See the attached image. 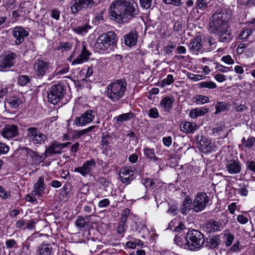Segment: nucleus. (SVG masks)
<instances>
[{"instance_id": "obj_1", "label": "nucleus", "mask_w": 255, "mask_h": 255, "mask_svg": "<svg viewBox=\"0 0 255 255\" xmlns=\"http://www.w3.org/2000/svg\"><path fill=\"white\" fill-rule=\"evenodd\" d=\"M137 6L134 0H116L111 3L109 14L118 23L128 22L137 14Z\"/></svg>"}, {"instance_id": "obj_2", "label": "nucleus", "mask_w": 255, "mask_h": 255, "mask_svg": "<svg viewBox=\"0 0 255 255\" xmlns=\"http://www.w3.org/2000/svg\"><path fill=\"white\" fill-rule=\"evenodd\" d=\"M127 87V83L125 79L116 80L107 86L106 95L112 102L117 103L125 96Z\"/></svg>"}, {"instance_id": "obj_3", "label": "nucleus", "mask_w": 255, "mask_h": 255, "mask_svg": "<svg viewBox=\"0 0 255 255\" xmlns=\"http://www.w3.org/2000/svg\"><path fill=\"white\" fill-rule=\"evenodd\" d=\"M118 41L116 34L113 31L102 34L97 39L94 45L95 50L99 53H109Z\"/></svg>"}, {"instance_id": "obj_4", "label": "nucleus", "mask_w": 255, "mask_h": 255, "mask_svg": "<svg viewBox=\"0 0 255 255\" xmlns=\"http://www.w3.org/2000/svg\"><path fill=\"white\" fill-rule=\"evenodd\" d=\"M186 238L188 249L191 251L199 250L205 242L203 235L196 230L189 231Z\"/></svg>"}, {"instance_id": "obj_5", "label": "nucleus", "mask_w": 255, "mask_h": 255, "mask_svg": "<svg viewBox=\"0 0 255 255\" xmlns=\"http://www.w3.org/2000/svg\"><path fill=\"white\" fill-rule=\"evenodd\" d=\"M65 92L61 84H56L51 87L47 93L48 101L49 103L55 105L63 97Z\"/></svg>"}, {"instance_id": "obj_6", "label": "nucleus", "mask_w": 255, "mask_h": 255, "mask_svg": "<svg viewBox=\"0 0 255 255\" xmlns=\"http://www.w3.org/2000/svg\"><path fill=\"white\" fill-rule=\"evenodd\" d=\"M25 138L34 144L40 145L44 142L46 136L37 128H29L27 129Z\"/></svg>"}, {"instance_id": "obj_7", "label": "nucleus", "mask_w": 255, "mask_h": 255, "mask_svg": "<svg viewBox=\"0 0 255 255\" xmlns=\"http://www.w3.org/2000/svg\"><path fill=\"white\" fill-rule=\"evenodd\" d=\"M220 13L213 14L210 18L209 30L213 33L219 32L222 29L227 28V24L222 19Z\"/></svg>"}, {"instance_id": "obj_8", "label": "nucleus", "mask_w": 255, "mask_h": 255, "mask_svg": "<svg viewBox=\"0 0 255 255\" xmlns=\"http://www.w3.org/2000/svg\"><path fill=\"white\" fill-rule=\"evenodd\" d=\"M96 113L93 110H88L80 117L75 119V123L77 127H83L91 123L94 119Z\"/></svg>"}, {"instance_id": "obj_9", "label": "nucleus", "mask_w": 255, "mask_h": 255, "mask_svg": "<svg viewBox=\"0 0 255 255\" xmlns=\"http://www.w3.org/2000/svg\"><path fill=\"white\" fill-rule=\"evenodd\" d=\"M209 202V198L205 193L197 194L193 203V209L196 212L203 210Z\"/></svg>"}, {"instance_id": "obj_10", "label": "nucleus", "mask_w": 255, "mask_h": 255, "mask_svg": "<svg viewBox=\"0 0 255 255\" xmlns=\"http://www.w3.org/2000/svg\"><path fill=\"white\" fill-rule=\"evenodd\" d=\"M96 163L94 159L87 160L82 166L76 167L74 171L80 173L83 177L91 175Z\"/></svg>"}, {"instance_id": "obj_11", "label": "nucleus", "mask_w": 255, "mask_h": 255, "mask_svg": "<svg viewBox=\"0 0 255 255\" xmlns=\"http://www.w3.org/2000/svg\"><path fill=\"white\" fill-rule=\"evenodd\" d=\"M34 69L36 75L40 77L43 76L50 67L49 62L44 60H37L33 65Z\"/></svg>"}, {"instance_id": "obj_12", "label": "nucleus", "mask_w": 255, "mask_h": 255, "mask_svg": "<svg viewBox=\"0 0 255 255\" xmlns=\"http://www.w3.org/2000/svg\"><path fill=\"white\" fill-rule=\"evenodd\" d=\"M189 51L193 54L198 55L203 53L202 38L195 37L193 38L189 44Z\"/></svg>"}, {"instance_id": "obj_13", "label": "nucleus", "mask_w": 255, "mask_h": 255, "mask_svg": "<svg viewBox=\"0 0 255 255\" xmlns=\"http://www.w3.org/2000/svg\"><path fill=\"white\" fill-rule=\"evenodd\" d=\"M82 46L80 54L72 61V65L81 64L88 61L91 53L86 49L85 42L82 43Z\"/></svg>"}, {"instance_id": "obj_14", "label": "nucleus", "mask_w": 255, "mask_h": 255, "mask_svg": "<svg viewBox=\"0 0 255 255\" xmlns=\"http://www.w3.org/2000/svg\"><path fill=\"white\" fill-rule=\"evenodd\" d=\"M202 43L203 52L212 51L217 47L216 39L209 36L202 39Z\"/></svg>"}, {"instance_id": "obj_15", "label": "nucleus", "mask_w": 255, "mask_h": 255, "mask_svg": "<svg viewBox=\"0 0 255 255\" xmlns=\"http://www.w3.org/2000/svg\"><path fill=\"white\" fill-rule=\"evenodd\" d=\"M16 54L13 52H10L5 55L3 60L0 63V68L1 70L6 68H9L12 66L15 63Z\"/></svg>"}, {"instance_id": "obj_16", "label": "nucleus", "mask_w": 255, "mask_h": 255, "mask_svg": "<svg viewBox=\"0 0 255 255\" xmlns=\"http://www.w3.org/2000/svg\"><path fill=\"white\" fill-rule=\"evenodd\" d=\"M134 170L131 167L122 168L119 172L120 177L122 182L128 183L132 179Z\"/></svg>"}, {"instance_id": "obj_17", "label": "nucleus", "mask_w": 255, "mask_h": 255, "mask_svg": "<svg viewBox=\"0 0 255 255\" xmlns=\"http://www.w3.org/2000/svg\"><path fill=\"white\" fill-rule=\"evenodd\" d=\"M13 37L15 38L17 45L21 44L28 35V32L20 27H15L12 31Z\"/></svg>"}, {"instance_id": "obj_18", "label": "nucleus", "mask_w": 255, "mask_h": 255, "mask_svg": "<svg viewBox=\"0 0 255 255\" xmlns=\"http://www.w3.org/2000/svg\"><path fill=\"white\" fill-rule=\"evenodd\" d=\"M226 168L230 174H237L241 170V165L238 159L230 160L227 161Z\"/></svg>"}, {"instance_id": "obj_19", "label": "nucleus", "mask_w": 255, "mask_h": 255, "mask_svg": "<svg viewBox=\"0 0 255 255\" xmlns=\"http://www.w3.org/2000/svg\"><path fill=\"white\" fill-rule=\"evenodd\" d=\"M1 135L6 138H12L18 134L17 127L14 125H6L3 128L1 131Z\"/></svg>"}, {"instance_id": "obj_20", "label": "nucleus", "mask_w": 255, "mask_h": 255, "mask_svg": "<svg viewBox=\"0 0 255 255\" xmlns=\"http://www.w3.org/2000/svg\"><path fill=\"white\" fill-rule=\"evenodd\" d=\"M21 154L27 156V159L29 161L35 163L38 162L40 159V156L37 152L29 149L28 147H24L21 149Z\"/></svg>"}, {"instance_id": "obj_21", "label": "nucleus", "mask_w": 255, "mask_h": 255, "mask_svg": "<svg viewBox=\"0 0 255 255\" xmlns=\"http://www.w3.org/2000/svg\"><path fill=\"white\" fill-rule=\"evenodd\" d=\"M34 188L33 191L34 195L41 197L44 193V190L46 185L44 183V177L41 176L39 178L38 181L34 184Z\"/></svg>"}, {"instance_id": "obj_22", "label": "nucleus", "mask_w": 255, "mask_h": 255, "mask_svg": "<svg viewBox=\"0 0 255 255\" xmlns=\"http://www.w3.org/2000/svg\"><path fill=\"white\" fill-rule=\"evenodd\" d=\"M199 128L198 126L192 122H182L180 124L181 130L185 133H193Z\"/></svg>"}, {"instance_id": "obj_23", "label": "nucleus", "mask_w": 255, "mask_h": 255, "mask_svg": "<svg viewBox=\"0 0 255 255\" xmlns=\"http://www.w3.org/2000/svg\"><path fill=\"white\" fill-rule=\"evenodd\" d=\"M229 131L226 126L224 125H220L212 129V134L215 136H219L220 138L227 137Z\"/></svg>"}, {"instance_id": "obj_24", "label": "nucleus", "mask_w": 255, "mask_h": 255, "mask_svg": "<svg viewBox=\"0 0 255 255\" xmlns=\"http://www.w3.org/2000/svg\"><path fill=\"white\" fill-rule=\"evenodd\" d=\"M174 99L170 97H164L160 101L159 107L165 112H169L172 108Z\"/></svg>"}, {"instance_id": "obj_25", "label": "nucleus", "mask_w": 255, "mask_h": 255, "mask_svg": "<svg viewBox=\"0 0 255 255\" xmlns=\"http://www.w3.org/2000/svg\"><path fill=\"white\" fill-rule=\"evenodd\" d=\"M61 147L60 146V143L53 142L45 150L46 156H49L53 154H61Z\"/></svg>"}, {"instance_id": "obj_26", "label": "nucleus", "mask_w": 255, "mask_h": 255, "mask_svg": "<svg viewBox=\"0 0 255 255\" xmlns=\"http://www.w3.org/2000/svg\"><path fill=\"white\" fill-rule=\"evenodd\" d=\"M53 251L50 244L43 243L37 249L36 255H51Z\"/></svg>"}, {"instance_id": "obj_27", "label": "nucleus", "mask_w": 255, "mask_h": 255, "mask_svg": "<svg viewBox=\"0 0 255 255\" xmlns=\"http://www.w3.org/2000/svg\"><path fill=\"white\" fill-rule=\"evenodd\" d=\"M208 111L209 109L205 107L195 108L190 111L189 116L191 118L195 119L198 117L205 115Z\"/></svg>"}, {"instance_id": "obj_28", "label": "nucleus", "mask_w": 255, "mask_h": 255, "mask_svg": "<svg viewBox=\"0 0 255 255\" xmlns=\"http://www.w3.org/2000/svg\"><path fill=\"white\" fill-rule=\"evenodd\" d=\"M199 145L201 151L204 153L211 152L212 150L211 142L205 137L202 138Z\"/></svg>"}, {"instance_id": "obj_29", "label": "nucleus", "mask_w": 255, "mask_h": 255, "mask_svg": "<svg viewBox=\"0 0 255 255\" xmlns=\"http://www.w3.org/2000/svg\"><path fill=\"white\" fill-rule=\"evenodd\" d=\"M144 155L150 160L154 162L158 161L159 158L156 156L155 149L153 148H150L148 146H145L143 149Z\"/></svg>"}, {"instance_id": "obj_30", "label": "nucleus", "mask_w": 255, "mask_h": 255, "mask_svg": "<svg viewBox=\"0 0 255 255\" xmlns=\"http://www.w3.org/2000/svg\"><path fill=\"white\" fill-rule=\"evenodd\" d=\"M137 39V34L135 32L131 31L125 36V43L126 45L131 47L136 43Z\"/></svg>"}, {"instance_id": "obj_31", "label": "nucleus", "mask_w": 255, "mask_h": 255, "mask_svg": "<svg viewBox=\"0 0 255 255\" xmlns=\"http://www.w3.org/2000/svg\"><path fill=\"white\" fill-rule=\"evenodd\" d=\"M83 0H72L71 1V10L73 13L76 14L83 9Z\"/></svg>"}, {"instance_id": "obj_32", "label": "nucleus", "mask_w": 255, "mask_h": 255, "mask_svg": "<svg viewBox=\"0 0 255 255\" xmlns=\"http://www.w3.org/2000/svg\"><path fill=\"white\" fill-rule=\"evenodd\" d=\"M191 209H193L192 201L190 198L187 197L185 198L182 205L180 209L181 213L186 215Z\"/></svg>"}, {"instance_id": "obj_33", "label": "nucleus", "mask_w": 255, "mask_h": 255, "mask_svg": "<svg viewBox=\"0 0 255 255\" xmlns=\"http://www.w3.org/2000/svg\"><path fill=\"white\" fill-rule=\"evenodd\" d=\"M90 223L89 216L84 217L79 216L76 220V225L79 228H85L89 226Z\"/></svg>"}, {"instance_id": "obj_34", "label": "nucleus", "mask_w": 255, "mask_h": 255, "mask_svg": "<svg viewBox=\"0 0 255 255\" xmlns=\"http://www.w3.org/2000/svg\"><path fill=\"white\" fill-rule=\"evenodd\" d=\"M97 128L98 127L96 126H91L85 129L75 131L74 133V137L77 139L80 138L83 135Z\"/></svg>"}, {"instance_id": "obj_35", "label": "nucleus", "mask_w": 255, "mask_h": 255, "mask_svg": "<svg viewBox=\"0 0 255 255\" xmlns=\"http://www.w3.org/2000/svg\"><path fill=\"white\" fill-rule=\"evenodd\" d=\"M228 28L227 27V28L222 29L219 32L220 40L222 42H228L231 39V34L228 30Z\"/></svg>"}, {"instance_id": "obj_36", "label": "nucleus", "mask_w": 255, "mask_h": 255, "mask_svg": "<svg viewBox=\"0 0 255 255\" xmlns=\"http://www.w3.org/2000/svg\"><path fill=\"white\" fill-rule=\"evenodd\" d=\"M207 228L209 229V232H216L220 231L222 228V225L219 222L211 221L207 224Z\"/></svg>"}, {"instance_id": "obj_37", "label": "nucleus", "mask_w": 255, "mask_h": 255, "mask_svg": "<svg viewBox=\"0 0 255 255\" xmlns=\"http://www.w3.org/2000/svg\"><path fill=\"white\" fill-rule=\"evenodd\" d=\"M60 194L62 196V199L67 200L72 195V190L70 186H64L61 190Z\"/></svg>"}, {"instance_id": "obj_38", "label": "nucleus", "mask_w": 255, "mask_h": 255, "mask_svg": "<svg viewBox=\"0 0 255 255\" xmlns=\"http://www.w3.org/2000/svg\"><path fill=\"white\" fill-rule=\"evenodd\" d=\"M91 28V26L88 24H85L83 26H78L73 29V31L78 34L84 35L86 34L89 30Z\"/></svg>"}, {"instance_id": "obj_39", "label": "nucleus", "mask_w": 255, "mask_h": 255, "mask_svg": "<svg viewBox=\"0 0 255 255\" xmlns=\"http://www.w3.org/2000/svg\"><path fill=\"white\" fill-rule=\"evenodd\" d=\"M133 117V114L130 112L129 113L121 114L117 116L116 120L117 122H123L130 120Z\"/></svg>"}, {"instance_id": "obj_40", "label": "nucleus", "mask_w": 255, "mask_h": 255, "mask_svg": "<svg viewBox=\"0 0 255 255\" xmlns=\"http://www.w3.org/2000/svg\"><path fill=\"white\" fill-rule=\"evenodd\" d=\"M200 88H208L209 89H215L217 87V85L213 81H202L198 84Z\"/></svg>"}, {"instance_id": "obj_41", "label": "nucleus", "mask_w": 255, "mask_h": 255, "mask_svg": "<svg viewBox=\"0 0 255 255\" xmlns=\"http://www.w3.org/2000/svg\"><path fill=\"white\" fill-rule=\"evenodd\" d=\"M195 102L198 105H203L209 102V98L206 96L197 95L195 97Z\"/></svg>"}, {"instance_id": "obj_42", "label": "nucleus", "mask_w": 255, "mask_h": 255, "mask_svg": "<svg viewBox=\"0 0 255 255\" xmlns=\"http://www.w3.org/2000/svg\"><path fill=\"white\" fill-rule=\"evenodd\" d=\"M8 103L11 107L15 109L21 104V101L18 97H12L8 100Z\"/></svg>"}, {"instance_id": "obj_43", "label": "nucleus", "mask_w": 255, "mask_h": 255, "mask_svg": "<svg viewBox=\"0 0 255 255\" xmlns=\"http://www.w3.org/2000/svg\"><path fill=\"white\" fill-rule=\"evenodd\" d=\"M30 81V78L27 75H20L17 78L18 84L21 86H25Z\"/></svg>"}, {"instance_id": "obj_44", "label": "nucleus", "mask_w": 255, "mask_h": 255, "mask_svg": "<svg viewBox=\"0 0 255 255\" xmlns=\"http://www.w3.org/2000/svg\"><path fill=\"white\" fill-rule=\"evenodd\" d=\"M227 106V104L225 102H217L216 105V112L215 114H218L220 112H223L226 110Z\"/></svg>"}, {"instance_id": "obj_45", "label": "nucleus", "mask_w": 255, "mask_h": 255, "mask_svg": "<svg viewBox=\"0 0 255 255\" xmlns=\"http://www.w3.org/2000/svg\"><path fill=\"white\" fill-rule=\"evenodd\" d=\"M255 28L253 29L247 28L242 32L240 34V38L241 39H244L248 38L254 31Z\"/></svg>"}, {"instance_id": "obj_46", "label": "nucleus", "mask_w": 255, "mask_h": 255, "mask_svg": "<svg viewBox=\"0 0 255 255\" xmlns=\"http://www.w3.org/2000/svg\"><path fill=\"white\" fill-rule=\"evenodd\" d=\"M69 66L65 65L64 67H63L61 69H56V70H55V71L53 73V76H55L58 75H61L66 74L69 71Z\"/></svg>"}, {"instance_id": "obj_47", "label": "nucleus", "mask_w": 255, "mask_h": 255, "mask_svg": "<svg viewBox=\"0 0 255 255\" xmlns=\"http://www.w3.org/2000/svg\"><path fill=\"white\" fill-rule=\"evenodd\" d=\"M225 244L226 245L227 247L230 246L234 239V236L230 233L227 234L225 236Z\"/></svg>"}, {"instance_id": "obj_48", "label": "nucleus", "mask_w": 255, "mask_h": 255, "mask_svg": "<svg viewBox=\"0 0 255 255\" xmlns=\"http://www.w3.org/2000/svg\"><path fill=\"white\" fill-rule=\"evenodd\" d=\"M159 113L156 108H153L149 110L148 116L151 118L156 119L159 117Z\"/></svg>"}, {"instance_id": "obj_49", "label": "nucleus", "mask_w": 255, "mask_h": 255, "mask_svg": "<svg viewBox=\"0 0 255 255\" xmlns=\"http://www.w3.org/2000/svg\"><path fill=\"white\" fill-rule=\"evenodd\" d=\"M110 201L109 199L105 198L100 200L98 203V206L100 208L107 207L109 205Z\"/></svg>"}, {"instance_id": "obj_50", "label": "nucleus", "mask_w": 255, "mask_h": 255, "mask_svg": "<svg viewBox=\"0 0 255 255\" xmlns=\"http://www.w3.org/2000/svg\"><path fill=\"white\" fill-rule=\"evenodd\" d=\"M72 47V45L69 42H62L60 43L59 48L62 52L69 50Z\"/></svg>"}, {"instance_id": "obj_51", "label": "nucleus", "mask_w": 255, "mask_h": 255, "mask_svg": "<svg viewBox=\"0 0 255 255\" xmlns=\"http://www.w3.org/2000/svg\"><path fill=\"white\" fill-rule=\"evenodd\" d=\"M174 79L172 75H168L166 78L162 81L163 84L165 85H169L173 83Z\"/></svg>"}, {"instance_id": "obj_52", "label": "nucleus", "mask_w": 255, "mask_h": 255, "mask_svg": "<svg viewBox=\"0 0 255 255\" xmlns=\"http://www.w3.org/2000/svg\"><path fill=\"white\" fill-rule=\"evenodd\" d=\"M126 229V223L121 222L117 227V231L119 234H121L122 237L124 236V234Z\"/></svg>"}, {"instance_id": "obj_53", "label": "nucleus", "mask_w": 255, "mask_h": 255, "mask_svg": "<svg viewBox=\"0 0 255 255\" xmlns=\"http://www.w3.org/2000/svg\"><path fill=\"white\" fill-rule=\"evenodd\" d=\"M221 60L225 63L229 65H232L234 63V60L232 58L231 56L229 55L222 57Z\"/></svg>"}, {"instance_id": "obj_54", "label": "nucleus", "mask_w": 255, "mask_h": 255, "mask_svg": "<svg viewBox=\"0 0 255 255\" xmlns=\"http://www.w3.org/2000/svg\"><path fill=\"white\" fill-rule=\"evenodd\" d=\"M129 212V210L128 208L125 209L123 211V212L122 214V215H121V222H122L126 223L127 219L128 217Z\"/></svg>"}, {"instance_id": "obj_55", "label": "nucleus", "mask_w": 255, "mask_h": 255, "mask_svg": "<svg viewBox=\"0 0 255 255\" xmlns=\"http://www.w3.org/2000/svg\"><path fill=\"white\" fill-rule=\"evenodd\" d=\"M83 9L91 8L95 4L93 0H83Z\"/></svg>"}, {"instance_id": "obj_56", "label": "nucleus", "mask_w": 255, "mask_h": 255, "mask_svg": "<svg viewBox=\"0 0 255 255\" xmlns=\"http://www.w3.org/2000/svg\"><path fill=\"white\" fill-rule=\"evenodd\" d=\"M8 151V146L3 143L0 142V155L5 154Z\"/></svg>"}, {"instance_id": "obj_57", "label": "nucleus", "mask_w": 255, "mask_h": 255, "mask_svg": "<svg viewBox=\"0 0 255 255\" xmlns=\"http://www.w3.org/2000/svg\"><path fill=\"white\" fill-rule=\"evenodd\" d=\"M141 7L148 9L150 7L151 0H139Z\"/></svg>"}, {"instance_id": "obj_58", "label": "nucleus", "mask_w": 255, "mask_h": 255, "mask_svg": "<svg viewBox=\"0 0 255 255\" xmlns=\"http://www.w3.org/2000/svg\"><path fill=\"white\" fill-rule=\"evenodd\" d=\"M209 246L212 248L217 247L219 244V240L217 238H211L209 239Z\"/></svg>"}, {"instance_id": "obj_59", "label": "nucleus", "mask_w": 255, "mask_h": 255, "mask_svg": "<svg viewBox=\"0 0 255 255\" xmlns=\"http://www.w3.org/2000/svg\"><path fill=\"white\" fill-rule=\"evenodd\" d=\"M246 165L248 168L255 173V161L248 160L246 162Z\"/></svg>"}, {"instance_id": "obj_60", "label": "nucleus", "mask_w": 255, "mask_h": 255, "mask_svg": "<svg viewBox=\"0 0 255 255\" xmlns=\"http://www.w3.org/2000/svg\"><path fill=\"white\" fill-rule=\"evenodd\" d=\"M237 221L242 224H245L248 222V219L243 215H239L237 218Z\"/></svg>"}, {"instance_id": "obj_61", "label": "nucleus", "mask_w": 255, "mask_h": 255, "mask_svg": "<svg viewBox=\"0 0 255 255\" xmlns=\"http://www.w3.org/2000/svg\"><path fill=\"white\" fill-rule=\"evenodd\" d=\"M175 45L173 44H171V45H168L165 47H164V51L165 53V54L169 55L171 54L172 52V50L175 48Z\"/></svg>"}, {"instance_id": "obj_62", "label": "nucleus", "mask_w": 255, "mask_h": 255, "mask_svg": "<svg viewBox=\"0 0 255 255\" xmlns=\"http://www.w3.org/2000/svg\"><path fill=\"white\" fill-rule=\"evenodd\" d=\"M162 141L165 146L169 147L172 143V137L171 136L164 137L162 138Z\"/></svg>"}, {"instance_id": "obj_63", "label": "nucleus", "mask_w": 255, "mask_h": 255, "mask_svg": "<svg viewBox=\"0 0 255 255\" xmlns=\"http://www.w3.org/2000/svg\"><path fill=\"white\" fill-rule=\"evenodd\" d=\"M216 69L218 71H220L223 73H227L229 71V68L224 66L219 63H217L216 66Z\"/></svg>"}, {"instance_id": "obj_64", "label": "nucleus", "mask_w": 255, "mask_h": 255, "mask_svg": "<svg viewBox=\"0 0 255 255\" xmlns=\"http://www.w3.org/2000/svg\"><path fill=\"white\" fill-rule=\"evenodd\" d=\"M9 195V193L6 191L4 188L0 186V197L3 199L7 198Z\"/></svg>"}]
</instances>
